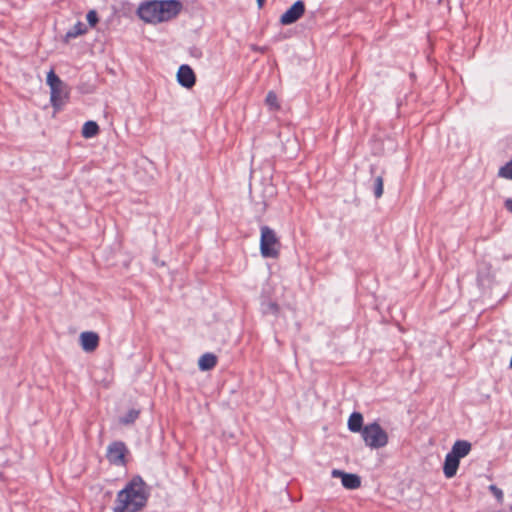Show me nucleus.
<instances>
[{
    "label": "nucleus",
    "mask_w": 512,
    "mask_h": 512,
    "mask_svg": "<svg viewBox=\"0 0 512 512\" xmlns=\"http://www.w3.org/2000/svg\"><path fill=\"white\" fill-rule=\"evenodd\" d=\"M280 242L274 230L268 226L261 227L260 252L265 258H276L279 254Z\"/></svg>",
    "instance_id": "obj_5"
},
{
    "label": "nucleus",
    "mask_w": 512,
    "mask_h": 512,
    "mask_svg": "<svg viewBox=\"0 0 512 512\" xmlns=\"http://www.w3.org/2000/svg\"><path fill=\"white\" fill-rule=\"evenodd\" d=\"M304 11L305 5L303 1L298 0L282 14L280 22L285 25L292 24L303 15Z\"/></svg>",
    "instance_id": "obj_6"
},
{
    "label": "nucleus",
    "mask_w": 512,
    "mask_h": 512,
    "mask_svg": "<svg viewBox=\"0 0 512 512\" xmlns=\"http://www.w3.org/2000/svg\"><path fill=\"white\" fill-rule=\"evenodd\" d=\"M138 414L137 410L132 409L120 419V422L125 425L133 423L137 419Z\"/></svg>",
    "instance_id": "obj_18"
},
{
    "label": "nucleus",
    "mask_w": 512,
    "mask_h": 512,
    "mask_svg": "<svg viewBox=\"0 0 512 512\" xmlns=\"http://www.w3.org/2000/svg\"><path fill=\"white\" fill-rule=\"evenodd\" d=\"M46 83L50 87V102L57 111L66 103L70 90L68 86L55 74L54 70L47 73Z\"/></svg>",
    "instance_id": "obj_3"
},
{
    "label": "nucleus",
    "mask_w": 512,
    "mask_h": 512,
    "mask_svg": "<svg viewBox=\"0 0 512 512\" xmlns=\"http://www.w3.org/2000/svg\"><path fill=\"white\" fill-rule=\"evenodd\" d=\"M74 32H85L84 28H83V23H81L80 21H78L75 25H74Z\"/></svg>",
    "instance_id": "obj_23"
},
{
    "label": "nucleus",
    "mask_w": 512,
    "mask_h": 512,
    "mask_svg": "<svg viewBox=\"0 0 512 512\" xmlns=\"http://www.w3.org/2000/svg\"><path fill=\"white\" fill-rule=\"evenodd\" d=\"M505 207L512 213V199H507L505 201Z\"/></svg>",
    "instance_id": "obj_24"
},
{
    "label": "nucleus",
    "mask_w": 512,
    "mask_h": 512,
    "mask_svg": "<svg viewBox=\"0 0 512 512\" xmlns=\"http://www.w3.org/2000/svg\"><path fill=\"white\" fill-rule=\"evenodd\" d=\"M86 18H87V21H88L89 25L91 26V28H93L96 25V23L98 22L97 13L94 10L89 11L87 13Z\"/></svg>",
    "instance_id": "obj_21"
},
{
    "label": "nucleus",
    "mask_w": 512,
    "mask_h": 512,
    "mask_svg": "<svg viewBox=\"0 0 512 512\" xmlns=\"http://www.w3.org/2000/svg\"><path fill=\"white\" fill-rule=\"evenodd\" d=\"M79 339L82 349L86 352H92L98 347L99 337L94 332H82Z\"/></svg>",
    "instance_id": "obj_10"
},
{
    "label": "nucleus",
    "mask_w": 512,
    "mask_h": 512,
    "mask_svg": "<svg viewBox=\"0 0 512 512\" xmlns=\"http://www.w3.org/2000/svg\"><path fill=\"white\" fill-rule=\"evenodd\" d=\"M333 478H340L342 485L346 489L354 490L360 487L361 480L360 477L356 474L346 473L344 471L334 469L331 472Z\"/></svg>",
    "instance_id": "obj_8"
},
{
    "label": "nucleus",
    "mask_w": 512,
    "mask_h": 512,
    "mask_svg": "<svg viewBox=\"0 0 512 512\" xmlns=\"http://www.w3.org/2000/svg\"><path fill=\"white\" fill-rule=\"evenodd\" d=\"M362 438L365 444L372 449L382 448L388 443V434L378 423L364 426Z\"/></svg>",
    "instance_id": "obj_4"
},
{
    "label": "nucleus",
    "mask_w": 512,
    "mask_h": 512,
    "mask_svg": "<svg viewBox=\"0 0 512 512\" xmlns=\"http://www.w3.org/2000/svg\"><path fill=\"white\" fill-rule=\"evenodd\" d=\"M149 490L141 477H133L125 487L117 493L113 512H139L146 505Z\"/></svg>",
    "instance_id": "obj_1"
},
{
    "label": "nucleus",
    "mask_w": 512,
    "mask_h": 512,
    "mask_svg": "<svg viewBox=\"0 0 512 512\" xmlns=\"http://www.w3.org/2000/svg\"><path fill=\"white\" fill-rule=\"evenodd\" d=\"M217 363V358L214 354L206 353L202 355L198 361L200 370L207 371L212 369Z\"/></svg>",
    "instance_id": "obj_13"
},
{
    "label": "nucleus",
    "mask_w": 512,
    "mask_h": 512,
    "mask_svg": "<svg viewBox=\"0 0 512 512\" xmlns=\"http://www.w3.org/2000/svg\"><path fill=\"white\" fill-rule=\"evenodd\" d=\"M126 447L121 442H114L109 445L107 458L114 465H123L125 462Z\"/></svg>",
    "instance_id": "obj_7"
},
{
    "label": "nucleus",
    "mask_w": 512,
    "mask_h": 512,
    "mask_svg": "<svg viewBox=\"0 0 512 512\" xmlns=\"http://www.w3.org/2000/svg\"><path fill=\"white\" fill-rule=\"evenodd\" d=\"M498 176L512 180V160L499 169Z\"/></svg>",
    "instance_id": "obj_17"
},
{
    "label": "nucleus",
    "mask_w": 512,
    "mask_h": 512,
    "mask_svg": "<svg viewBox=\"0 0 512 512\" xmlns=\"http://www.w3.org/2000/svg\"><path fill=\"white\" fill-rule=\"evenodd\" d=\"M99 132V126L94 121H87L82 128V135L84 138H92Z\"/></svg>",
    "instance_id": "obj_15"
},
{
    "label": "nucleus",
    "mask_w": 512,
    "mask_h": 512,
    "mask_svg": "<svg viewBox=\"0 0 512 512\" xmlns=\"http://www.w3.org/2000/svg\"><path fill=\"white\" fill-rule=\"evenodd\" d=\"M265 0H257L259 7H262Z\"/></svg>",
    "instance_id": "obj_25"
},
{
    "label": "nucleus",
    "mask_w": 512,
    "mask_h": 512,
    "mask_svg": "<svg viewBox=\"0 0 512 512\" xmlns=\"http://www.w3.org/2000/svg\"><path fill=\"white\" fill-rule=\"evenodd\" d=\"M266 104L269 106L270 109H278V101L277 96L274 92L270 91L265 99Z\"/></svg>",
    "instance_id": "obj_19"
},
{
    "label": "nucleus",
    "mask_w": 512,
    "mask_h": 512,
    "mask_svg": "<svg viewBox=\"0 0 512 512\" xmlns=\"http://www.w3.org/2000/svg\"><path fill=\"white\" fill-rule=\"evenodd\" d=\"M181 9L182 3L178 0H149L139 5L137 14L143 21L157 24L175 18Z\"/></svg>",
    "instance_id": "obj_2"
},
{
    "label": "nucleus",
    "mask_w": 512,
    "mask_h": 512,
    "mask_svg": "<svg viewBox=\"0 0 512 512\" xmlns=\"http://www.w3.org/2000/svg\"><path fill=\"white\" fill-rule=\"evenodd\" d=\"M383 194V179L381 176L375 178V189L374 195L376 198H380Z\"/></svg>",
    "instance_id": "obj_20"
},
{
    "label": "nucleus",
    "mask_w": 512,
    "mask_h": 512,
    "mask_svg": "<svg viewBox=\"0 0 512 512\" xmlns=\"http://www.w3.org/2000/svg\"><path fill=\"white\" fill-rule=\"evenodd\" d=\"M178 83L185 87L191 88L195 84V74L188 65H181L177 72Z\"/></svg>",
    "instance_id": "obj_9"
},
{
    "label": "nucleus",
    "mask_w": 512,
    "mask_h": 512,
    "mask_svg": "<svg viewBox=\"0 0 512 512\" xmlns=\"http://www.w3.org/2000/svg\"><path fill=\"white\" fill-rule=\"evenodd\" d=\"M460 460L450 453L445 457L443 472L447 478H452L456 475Z\"/></svg>",
    "instance_id": "obj_12"
},
{
    "label": "nucleus",
    "mask_w": 512,
    "mask_h": 512,
    "mask_svg": "<svg viewBox=\"0 0 512 512\" xmlns=\"http://www.w3.org/2000/svg\"><path fill=\"white\" fill-rule=\"evenodd\" d=\"M490 491L493 493V495L497 498L498 501H501L503 498V492L501 489L496 487L495 485H491L489 487Z\"/></svg>",
    "instance_id": "obj_22"
},
{
    "label": "nucleus",
    "mask_w": 512,
    "mask_h": 512,
    "mask_svg": "<svg viewBox=\"0 0 512 512\" xmlns=\"http://www.w3.org/2000/svg\"><path fill=\"white\" fill-rule=\"evenodd\" d=\"M471 448L472 446L470 442L466 440H458L453 444L449 453L460 460L470 453Z\"/></svg>",
    "instance_id": "obj_11"
},
{
    "label": "nucleus",
    "mask_w": 512,
    "mask_h": 512,
    "mask_svg": "<svg viewBox=\"0 0 512 512\" xmlns=\"http://www.w3.org/2000/svg\"><path fill=\"white\" fill-rule=\"evenodd\" d=\"M363 417L360 413L354 412L348 419V428L352 432H362Z\"/></svg>",
    "instance_id": "obj_14"
},
{
    "label": "nucleus",
    "mask_w": 512,
    "mask_h": 512,
    "mask_svg": "<svg viewBox=\"0 0 512 512\" xmlns=\"http://www.w3.org/2000/svg\"><path fill=\"white\" fill-rule=\"evenodd\" d=\"M261 310L263 314L265 315H278L279 313V306L272 301H264L261 304Z\"/></svg>",
    "instance_id": "obj_16"
}]
</instances>
